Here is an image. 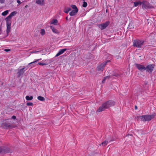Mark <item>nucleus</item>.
<instances>
[{
	"mask_svg": "<svg viewBox=\"0 0 156 156\" xmlns=\"http://www.w3.org/2000/svg\"><path fill=\"white\" fill-rule=\"evenodd\" d=\"M115 103L113 101H109L104 103L102 106H101L97 110V112H100L104 111L105 109L113 106L114 105Z\"/></svg>",
	"mask_w": 156,
	"mask_h": 156,
	"instance_id": "nucleus-1",
	"label": "nucleus"
},
{
	"mask_svg": "<svg viewBox=\"0 0 156 156\" xmlns=\"http://www.w3.org/2000/svg\"><path fill=\"white\" fill-rule=\"evenodd\" d=\"M144 41L143 40H134L133 41V46L136 47L138 48L142 47Z\"/></svg>",
	"mask_w": 156,
	"mask_h": 156,
	"instance_id": "nucleus-2",
	"label": "nucleus"
},
{
	"mask_svg": "<svg viewBox=\"0 0 156 156\" xmlns=\"http://www.w3.org/2000/svg\"><path fill=\"white\" fill-rule=\"evenodd\" d=\"M71 7L73 10L69 12V15L71 16H73L76 15L78 12V9L76 6L75 5H72Z\"/></svg>",
	"mask_w": 156,
	"mask_h": 156,
	"instance_id": "nucleus-3",
	"label": "nucleus"
},
{
	"mask_svg": "<svg viewBox=\"0 0 156 156\" xmlns=\"http://www.w3.org/2000/svg\"><path fill=\"white\" fill-rule=\"evenodd\" d=\"M110 23L109 22L107 21L104 23H103L98 25V27L101 30H103L105 29Z\"/></svg>",
	"mask_w": 156,
	"mask_h": 156,
	"instance_id": "nucleus-4",
	"label": "nucleus"
},
{
	"mask_svg": "<svg viewBox=\"0 0 156 156\" xmlns=\"http://www.w3.org/2000/svg\"><path fill=\"white\" fill-rule=\"evenodd\" d=\"M2 126L6 129H11L14 127L12 123L9 122H5L2 124Z\"/></svg>",
	"mask_w": 156,
	"mask_h": 156,
	"instance_id": "nucleus-5",
	"label": "nucleus"
},
{
	"mask_svg": "<svg viewBox=\"0 0 156 156\" xmlns=\"http://www.w3.org/2000/svg\"><path fill=\"white\" fill-rule=\"evenodd\" d=\"M154 67V65H149L145 67V70L148 72L151 73L153 70Z\"/></svg>",
	"mask_w": 156,
	"mask_h": 156,
	"instance_id": "nucleus-6",
	"label": "nucleus"
},
{
	"mask_svg": "<svg viewBox=\"0 0 156 156\" xmlns=\"http://www.w3.org/2000/svg\"><path fill=\"white\" fill-rule=\"evenodd\" d=\"M109 62H110L109 60L107 61L104 62L101 65H99L97 68V70L98 71H102L104 67L107 64V63Z\"/></svg>",
	"mask_w": 156,
	"mask_h": 156,
	"instance_id": "nucleus-7",
	"label": "nucleus"
},
{
	"mask_svg": "<svg viewBox=\"0 0 156 156\" xmlns=\"http://www.w3.org/2000/svg\"><path fill=\"white\" fill-rule=\"evenodd\" d=\"M17 13L16 11H14L11 13L5 19L6 20L11 21V19L12 17L14 16Z\"/></svg>",
	"mask_w": 156,
	"mask_h": 156,
	"instance_id": "nucleus-8",
	"label": "nucleus"
},
{
	"mask_svg": "<svg viewBox=\"0 0 156 156\" xmlns=\"http://www.w3.org/2000/svg\"><path fill=\"white\" fill-rule=\"evenodd\" d=\"M6 21V32L7 34H8L10 30V26L11 22V21H8L7 20Z\"/></svg>",
	"mask_w": 156,
	"mask_h": 156,
	"instance_id": "nucleus-9",
	"label": "nucleus"
},
{
	"mask_svg": "<svg viewBox=\"0 0 156 156\" xmlns=\"http://www.w3.org/2000/svg\"><path fill=\"white\" fill-rule=\"evenodd\" d=\"M135 65L137 68L140 71L145 70V67L144 65L137 64H135Z\"/></svg>",
	"mask_w": 156,
	"mask_h": 156,
	"instance_id": "nucleus-10",
	"label": "nucleus"
},
{
	"mask_svg": "<svg viewBox=\"0 0 156 156\" xmlns=\"http://www.w3.org/2000/svg\"><path fill=\"white\" fill-rule=\"evenodd\" d=\"M25 68L24 67L22 69H19L17 72L18 77H20L21 75H23L25 71Z\"/></svg>",
	"mask_w": 156,
	"mask_h": 156,
	"instance_id": "nucleus-11",
	"label": "nucleus"
},
{
	"mask_svg": "<svg viewBox=\"0 0 156 156\" xmlns=\"http://www.w3.org/2000/svg\"><path fill=\"white\" fill-rule=\"evenodd\" d=\"M142 4L143 8L147 9L150 8L148 3L146 1H143L142 3Z\"/></svg>",
	"mask_w": 156,
	"mask_h": 156,
	"instance_id": "nucleus-12",
	"label": "nucleus"
},
{
	"mask_svg": "<svg viewBox=\"0 0 156 156\" xmlns=\"http://www.w3.org/2000/svg\"><path fill=\"white\" fill-rule=\"evenodd\" d=\"M67 50H69V49L64 48L63 49L60 50L55 55V57H58L59 55H61L65 51H66Z\"/></svg>",
	"mask_w": 156,
	"mask_h": 156,
	"instance_id": "nucleus-13",
	"label": "nucleus"
},
{
	"mask_svg": "<svg viewBox=\"0 0 156 156\" xmlns=\"http://www.w3.org/2000/svg\"><path fill=\"white\" fill-rule=\"evenodd\" d=\"M50 27L52 32L55 34H59L60 31L58 30L55 28L53 26H50Z\"/></svg>",
	"mask_w": 156,
	"mask_h": 156,
	"instance_id": "nucleus-14",
	"label": "nucleus"
},
{
	"mask_svg": "<svg viewBox=\"0 0 156 156\" xmlns=\"http://www.w3.org/2000/svg\"><path fill=\"white\" fill-rule=\"evenodd\" d=\"M44 1L45 0H36V3L41 5H43L44 4Z\"/></svg>",
	"mask_w": 156,
	"mask_h": 156,
	"instance_id": "nucleus-15",
	"label": "nucleus"
},
{
	"mask_svg": "<svg viewBox=\"0 0 156 156\" xmlns=\"http://www.w3.org/2000/svg\"><path fill=\"white\" fill-rule=\"evenodd\" d=\"M58 23V21L56 19H52L50 22V23L51 24H53L55 25H57Z\"/></svg>",
	"mask_w": 156,
	"mask_h": 156,
	"instance_id": "nucleus-16",
	"label": "nucleus"
},
{
	"mask_svg": "<svg viewBox=\"0 0 156 156\" xmlns=\"http://www.w3.org/2000/svg\"><path fill=\"white\" fill-rule=\"evenodd\" d=\"M3 147H0V154L1 152L8 153L9 152V150H6Z\"/></svg>",
	"mask_w": 156,
	"mask_h": 156,
	"instance_id": "nucleus-17",
	"label": "nucleus"
},
{
	"mask_svg": "<svg viewBox=\"0 0 156 156\" xmlns=\"http://www.w3.org/2000/svg\"><path fill=\"white\" fill-rule=\"evenodd\" d=\"M152 118H140L141 120L143 121H149Z\"/></svg>",
	"mask_w": 156,
	"mask_h": 156,
	"instance_id": "nucleus-18",
	"label": "nucleus"
},
{
	"mask_svg": "<svg viewBox=\"0 0 156 156\" xmlns=\"http://www.w3.org/2000/svg\"><path fill=\"white\" fill-rule=\"evenodd\" d=\"M108 143L107 141L105 140L101 143L100 145V146L102 145L103 146H105Z\"/></svg>",
	"mask_w": 156,
	"mask_h": 156,
	"instance_id": "nucleus-19",
	"label": "nucleus"
},
{
	"mask_svg": "<svg viewBox=\"0 0 156 156\" xmlns=\"http://www.w3.org/2000/svg\"><path fill=\"white\" fill-rule=\"evenodd\" d=\"M142 2L139 1L137 2H134L133 3L135 6L136 7L137 6L139 5H141L142 4Z\"/></svg>",
	"mask_w": 156,
	"mask_h": 156,
	"instance_id": "nucleus-20",
	"label": "nucleus"
},
{
	"mask_svg": "<svg viewBox=\"0 0 156 156\" xmlns=\"http://www.w3.org/2000/svg\"><path fill=\"white\" fill-rule=\"evenodd\" d=\"M25 98L27 100H31L33 99V97L32 96L29 97V96H27Z\"/></svg>",
	"mask_w": 156,
	"mask_h": 156,
	"instance_id": "nucleus-21",
	"label": "nucleus"
},
{
	"mask_svg": "<svg viewBox=\"0 0 156 156\" xmlns=\"http://www.w3.org/2000/svg\"><path fill=\"white\" fill-rule=\"evenodd\" d=\"M71 10V9L69 8H66L64 9V12L66 13H68Z\"/></svg>",
	"mask_w": 156,
	"mask_h": 156,
	"instance_id": "nucleus-22",
	"label": "nucleus"
},
{
	"mask_svg": "<svg viewBox=\"0 0 156 156\" xmlns=\"http://www.w3.org/2000/svg\"><path fill=\"white\" fill-rule=\"evenodd\" d=\"M9 12V10H7L2 13V15L3 16H5Z\"/></svg>",
	"mask_w": 156,
	"mask_h": 156,
	"instance_id": "nucleus-23",
	"label": "nucleus"
},
{
	"mask_svg": "<svg viewBox=\"0 0 156 156\" xmlns=\"http://www.w3.org/2000/svg\"><path fill=\"white\" fill-rule=\"evenodd\" d=\"M37 99L38 100H39L40 101H42L45 100L44 98L43 97H41V96H38L37 97Z\"/></svg>",
	"mask_w": 156,
	"mask_h": 156,
	"instance_id": "nucleus-24",
	"label": "nucleus"
},
{
	"mask_svg": "<svg viewBox=\"0 0 156 156\" xmlns=\"http://www.w3.org/2000/svg\"><path fill=\"white\" fill-rule=\"evenodd\" d=\"M42 35H43L45 34V31L44 29H41L40 32Z\"/></svg>",
	"mask_w": 156,
	"mask_h": 156,
	"instance_id": "nucleus-25",
	"label": "nucleus"
},
{
	"mask_svg": "<svg viewBox=\"0 0 156 156\" xmlns=\"http://www.w3.org/2000/svg\"><path fill=\"white\" fill-rule=\"evenodd\" d=\"M109 76H106V77H105L104 79H103V80L102 81V83H104L105 82V80L107 79H108V78H109Z\"/></svg>",
	"mask_w": 156,
	"mask_h": 156,
	"instance_id": "nucleus-26",
	"label": "nucleus"
},
{
	"mask_svg": "<svg viewBox=\"0 0 156 156\" xmlns=\"http://www.w3.org/2000/svg\"><path fill=\"white\" fill-rule=\"evenodd\" d=\"M12 110H13V109L12 108H8L6 110V112H7L8 111H12Z\"/></svg>",
	"mask_w": 156,
	"mask_h": 156,
	"instance_id": "nucleus-27",
	"label": "nucleus"
},
{
	"mask_svg": "<svg viewBox=\"0 0 156 156\" xmlns=\"http://www.w3.org/2000/svg\"><path fill=\"white\" fill-rule=\"evenodd\" d=\"M87 5V3L86 2H84L83 5V6L84 7H86Z\"/></svg>",
	"mask_w": 156,
	"mask_h": 156,
	"instance_id": "nucleus-28",
	"label": "nucleus"
},
{
	"mask_svg": "<svg viewBox=\"0 0 156 156\" xmlns=\"http://www.w3.org/2000/svg\"><path fill=\"white\" fill-rule=\"evenodd\" d=\"M41 59V58L40 59H37L35 61L33 62H31L30 63H29L28 64V65H30L31 64H33V63H34L36 62H37V61H39V60H40V59Z\"/></svg>",
	"mask_w": 156,
	"mask_h": 156,
	"instance_id": "nucleus-29",
	"label": "nucleus"
},
{
	"mask_svg": "<svg viewBox=\"0 0 156 156\" xmlns=\"http://www.w3.org/2000/svg\"><path fill=\"white\" fill-rule=\"evenodd\" d=\"M27 105L28 106H32L33 105V104L31 102H28L27 103Z\"/></svg>",
	"mask_w": 156,
	"mask_h": 156,
	"instance_id": "nucleus-30",
	"label": "nucleus"
},
{
	"mask_svg": "<svg viewBox=\"0 0 156 156\" xmlns=\"http://www.w3.org/2000/svg\"><path fill=\"white\" fill-rule=\"evenodd\" d=\"M38 64L40 65H47V64L45 63H42L41 62H39L38 63Z\"/></svg>",
	"mask_w": 156,
	"mask_h": 156,
	"instance_id": "nucleus-31",
	"label": "nucleus"
},
{
	"mask_svg": "<svg viewBox=\"0 0 156 156\" xmlns=\"http://www.w3.org/2000/svg\"><path fill=\"white\" fill-rule=\"evenodd\" d=\"M16 118H11L10 120L11 121H15L16 120Z\"/></svg>",
	"mask_w": 156,
	"mask_h": 156,
	"instance_id": "nucleus-32",
	"label": "nucleus"
},
{
	"mask_svg": "<svg viewBox=\"0 0 156 156\" xmlns=\"http://www.w3.org/2000/svg\"><path fill=\"white\" fill-rule=\"evenodd\" d=\"M4 2V0H0V2L1 3H3Z\"/></svg>",
	"mask_w": 156,
	"mask_h": 156,
	"instance_id": "nucleus-33",
	"label": "nucleus"
},
{
	"mask_svg": "<svg viewBox=\"0 0 156 156\" xmlns=\"http://www.w3.org/2000/svg\"><path fill=\"white\" fill-rule=\"evenodd\" d=\"M10 50L9 49H5L4 51H10Z\"/></svg>",
	"mask_w": 156,
	"mask_h": 156,
	"instance_id": "nucleus-34",
	"label": "nucleus"
},
{
	"mask_svg": "<svg viewBox=\"0 0 156 156\" xmlns=\"http://www.w3.org/2000/svg\"><path fill=\"white\" fill-rule=\"evenodd\" d=\"M142 117H147L146 116H146L143 115L142 116ZM147 117H151V115H148Z\"/></svg>",
	"mask_w": 156,
	"mask_h": 156,
	"instance_id": "nucleus-35",
	"label": "nucleus"
},
{
	"mask_svg": "<svg viewBox=\"0 0 156 156\" xmlns=\"http://www.w3.org/2000/svg\"><path fill=\"white\" fill-rule=\"evenodd\" d=\"M2 32V27L1 25H0V34Z\"/></svg>",
	"mask_w": 156,
	"mask_h": 156,
	"instance_id": "nucleus-36",
	"label": "nucleus"
},
{
	"mask_svg": "<svg viewBox=\"0 0 156 156\" xmlns=\"http://www.w3.org/2000/svg\"><path fill=\"white\" fill-rule=\"evenodd\" d=\"M17 2L19 4H21V3L20 1V0H18L17 1Z\"/></svg>",
	"mask_w": 156,
	"mask_h": 156,
	"instance_id": "nucleus-37",
	"label": "nucleus"
},
{
	"mask_svg": "<svg viewBox=\"0 0 156 156\" xmlns=\"http://www.w3.org/2000/svg\"><path fill=\"white\" fill-rule=\"evenodd\" d=\"M39 52L38 51H32L31 52V53H36V52Z\"/></svg>",
	"mask_w": 156,
	"mask_h": 156,
	"instance_id": "nucleus-38",
	"label": "nucleus"
},
{
	"mask_svg": "<svg viewBox=\"0 0 156 156\" xmlns=\"http://www.w3.org/2000/svg\"><path fill=\"white\" fill-rule=\"evenodd\" d=\"M135 109H137V107L136 106H135Z\"/></svg>",
	"mask_w": 156,
	"mask_h": 156,
	"instance_id": "nucleus-39",
	"label": "nucleus"
},
{
	"mask_svg": "<svg viewBox=\"0 0 156 156\" xmlns=\"http://www.w3.org/2000/svg\"><path fill=\"white\" fill-rule=\"evenodd\" d=\"M152 116H156V114H155L154 115H153Z\"/></svg>",
	"mask_w": 156,
	"mask_h": 156,
	"instance_id": "nucleus-40",
	"label": "nucleus"
},
{
	"mask_svg": "<svg viewBox=\"0 0 156 156\" xmlns=\"http://www.w3.org/2000/svg\"><path fill=\"white\" fill-rule=\"evenodd\" d=\"M66 20H68V18L67 17H66Z\"/></svg>",
	"mask_w": 156,
	"mask_h": 156,
	"instance_id": "nucleus-41",
	"label": "nucleus"
},
{
	"mask_svg": "<svg viewBox=\"0 0 156 156\" xmlns=\"http://www.w3.org/2000/svg\"><path fill=\"white\" fill-rule=\"evenodd\" d=\"M129 135H130V136H132V135H131V134H130V135H129V134H128V136H129Z\"/></svg>",
	"mask_w": 156,
	"mask_h": 156,
	"instance_id": "nucleus-42",
	"label": "nucleus"
},
{
	"mask_svg": "<svg viewBox=\"0 0 156 156\" xmlns=\"http://www.w3.org/2000/svg\"><path fill=\"white\" fill-rule=\"evenodd\" d=\"M12 117H16V116H14V115H13V116Z\"/></svg>",
	"mask_w": 156,
	"mask_h": 156,
	"instance_id": "nucleus-43",
	"label": "nucleus"
},
{
	"mask_svg": "<svg viewBox=\"0 0 156 156\" xmlns=\"http://www.w3.org/2000/svg\"><path fill=\"white\" fill-rule=\"evenodd\" d=\"M27 68L26 69V70H27Z\"/></svg>",
	"mask_w": 156,
	"mask_h": 156,
	"instance_id": "nucleus-44",
	"label": "nucleus"
}]
</instances>
